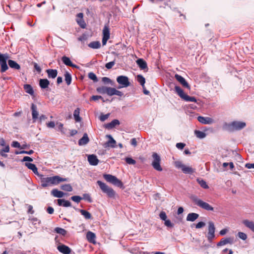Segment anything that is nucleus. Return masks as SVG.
<instances>
[{
    "label": "nucleus",
    "instance_id": "f257e3e1",
    "mask_svg": "<svg viewBox=\"0 0 254 254\" xmlns=\"http://www.w3.org/2000/svg\"><path fill=\"white\" fill-rule=\"evenodd\" d=\"M41 186L46 188L49 186H56L61 182L68 181V178H62L59 176L46 177L43 175H39Z\"/></svg>",
    "mask_w": 254,
    "mask_h": 254
},
{
    "label": "nucleus",
    "instance_id": "f03ea898",
    "mask_svg": "<svg viewBox=\"0 0 254 254\" xmlns=\"http://www.w3.org/2000/svg\"><path fill=\"white\" fill-rule=\"evenodd\" d=\"M190 198L192 202L195 205L200 207L201 208H202L207 211L214 210V208L212 206H211L209 204L198 198L196 196L192 195L191 196Z\"/></svg>",
    "mask_w": 254,
    "mask_h": 254
},
{
    "label": "nucleus",
    "instance_id": "7ed1b4c3",
    "mask_svg": "<svg viewBox=\"0 0 254 254\" xmlns=\"http://www.w3.org/2000/svg\"><path fill=\"white\" fill-rule=\"evenodd\" d=\"M97 184L98 185L102 191L106 193L109 197L113 198L115 197L116 193L112 188L109 187L105 183L101 181H98Z\"/></svg>",
    "mask_w": 254,
    "mask_h": 254
},
{
    "label": "nucleus",
    "instance_id": "20e7f679",
    "mask_svg": "<svg viewBox=\"0 0 254 254\" xmlns=\"http://www.w3.org/2000/svg\"><path fill=\"white\" fill-rule=\"evenodd\" d=\"M225 128L229 131L240 130L246 127V123L242 122L234 121L225 125Z\"/></svg>",
    "mask_w": 254,
    "mask_h": 254
},
{
    "label": "nucleus",
    "instance_id": "39448f33",
    "mask_svg": "<svg viewBox=\"0 0 254 254\" xmlns=\"http://www.w3.org/2000/svg\"><path fill=\"white\" fill-rule=\"evenodd\" d=\"M175 91L178 95L185 101L196 102V99L195 97L189 96L185 94L180 87L176 86L175 87Z\"/></svg>",
    "mask_w": 254,
    "mask_h": 254
},
{
    "label": "nucleus",
    "instance_id": "423d86ee",
    "mask_svg": "<svg viewBox=\"0 0 254 254\" xmlns=\"http://www.w3.org/2000/svg\"><path fill=\"white\" fill-rule=\"evenodd\" d=\"M103 177L106 181L118 187L122 188L123 186L122 181L114 176L110 174H104Z\"/></svg>",
    "mask_w": 254,
    "mask_h": 254
},
{
    "label": "nucleus",
    "instance_id": "0eeeda50",
    "mask_svg": "<svg viewBox=\"0 0 254 254\" xmlns=\"http://www.w3.org/2000/svg\"><path fill=\"white\" fill-rule=\"evenodd\" d=\"M152 156L153 159V161L152 162V166L153 168L158 171H162V168L160 165V156L155 152L153 153Z\"/></svg>",
    "mask_w": 254,
    "mask_h": 254
},
{
    "label": "nucleus",
    "instance_id": "6e6552de",
    "mask_svg": "<svg viewBox=\"0 0 254 254\" xmlns=\"http://www.w3.org/2000/svg\"><path fill=\"white\" fill-rule=\"evenodd\" d=\"M8 58L7 54H0V72H4L6 71L8 68V65L6 64V60Z\"/></svg>",
    "mask_w": 254,
    "mask_h": 254
},
{
    "label": "nucleus",
    "instance_id": "1a4fd4ad",
    "mask_svg": "<svg viewBox=\"0 0 254 254\" xmlns=\"http://www.w3.org/2000/svg\"><path fill=\"white\" fill-rule=\"evenodd\" d=\"M176 166L178 168H181L183 173L185 174H191L195 172V169L192 168L191 167L186 166L180 162H177L176 163Z\"/></svg>",
    "mask_w": 254,
    "mask_h": 254
},
{
    "label": "nucleus",
    "instance_id": "9d476101",
    "mask_svg": "<svg viewBox=\"0 0 254 254\" xmlns=\"http://www.w3.org/2000/svg\"><path fill=\"white\" fill-rule=\"evenodd\" d=\"M117 81L119 84L122 85L118 88H120L121 87H127L130 85V82L128 80V78L126 76H119L117 78Z\"/></svg>",
    "mask_w": 254,
    "mask_h": 254
},
{
    "label": "nucleus",
    "instance_id": "9b49d317",
    "mask_svg": "<svg viewBox=\"0 0 254 254\" xmlns=\"http://www.w3.org/2000/svg\"><path fill=\"white\" fill-rule=\"evenodd\" d=\"M215 228L213 222L210 221L208 223V232L207 234V239L209 242H211L215 237Z\"/></svg>",
    "mask_w": 254,
    "mask_h": 254
},
{
    "label": "nucleus",
    "instance_id": "f8f14e48",
    "mask_svg": "<svg viewBox=\"0 0 254 254\" xmlns=\"http://www.w3.org/2000/svg\"><path fill=\"white\" fill-rule=\"evenodd\" d=\"M110 29L108 25H105L103 30L102 44L105 45L110 38Z\"/></svg>",
    "mask_w": 254,
    "mask_h": 254
},
{
    "label": "nucleus",
    "instance_id": "ddd939ff",
    "mask_svg": "<svg viewBox=\"0 0 254 254\" xmlns=\"http://www.w3.org/2000/svg\"><path fill=\"white\" fill-rule=\"evenodd\" d=\"M197 120L201 124L204 125H210L214 123V120L210 117H202V116H198L197 117Z\"/></svg>",
    "mask_w": 254,
    "mask_h": 254
},
{
    "label": "nucleus",
    "instance_id": "4468645a",
    "mask_svg": "<svg viewBox=\"0 0 254 254\" xmlns=\"http://www.w3.org/2000/svg\"><path fill=\"white\" fill-rule=\"evenodd\" d=\"M31 110L32 111V117L33 122L34 123L38 119L39 112L37 106L32 103L31 106Z\"/></svg>",
    "mask_w": 254,
    "mask_h": 254
},
{
    "label": "nucleus",
    "instance_id": "2eb2a0df",
    "mask_svg": "<svg viewBox=\"0 0 254 254\" xmlns=\"http://www.w3.org/2000/svg\"><path fill=\"white\" fill-rule=\"evenodd\" d=\"M234 243V239L232 237L222 238L217 244V247H221L226 244H232Z\"/></svg>",
    "mask_w": 254,
    "mask_h": 254
},
{
    "label": "nucleus",
    "instance_id": "dca6fc26",
    "mask_svg": "<svg viewBox=\"0 0 254 254\" xmlns=\"http://www.w3.org/2000/svg\"><path fill=\"white\" fill-rule=\"evenodd\" d=\"M112 87L107 86H101L97 88V91L100 94H106L110 96Z\"/></svg>",
    "mask_w": 254,
    "mask_h": 254
},
{
    "label": "nucleus",
    "instance_id": "f3484780",
    "mask_svg": "<svg viewBox=\"0 0 254 254\" xmlns=\"http://www.w3.org/2000/svg\"><path fill=\"white\" fill-rule=\"evenodd\" d=\"M175 77L176 80L179 81L184 87L188 89L190 88V86L183 76L176 74L175 76Z\"/></svg>",
    "mask_w": 254,
    "mask_h": 254
},
{
    "label": "nucleus",
    "instance_id": "a211bd4d",
    "mask_svg": "<svg viewBox=\"0 0 254 254\" xmlns=\"http://www.w3.org/2000/svg\"><path fill=\"white\" fill-rule=\"evenodd\" d=\"M106 137L109 138V140L105 143V147H110L111 148H115L116 147V140L110 134L107 135Z\"/></svg>",
    "mask_w": 254,
    "mask_h": 254
},
{
    "label": "nucleus",
    "instance_id": "6ab92c4d",
    "mask_svg": "<svg viewBox=\"0 0 254 254\" xmlns=\"http://www.w3.org/2000/svg\"><path fill=\"white\" fill-rule=\"evenodd\" d=\"M88 161L89 164L93 166L97 165L99 161L95 155H89L88 156Z\"/></svg>",
    "mask_w": 254,
    "mask_h": 254
},
{
    "label": "nucleus",
    "instance_id": "aec40b11",
    "mask_svg": "<svg viewBox=\"0 0 254 254\" xmlns=\"http://www.w3.org/2000/svg\"><path fill=\"white\" fill-rule=\"evenodd\" d=\"M58 250L64 254H69L71 253V249L64 245H60L57 247Z\"/></svg>",
    "mask_w": 254,
    "mask_h": 254
},
{
    "label": "nucleus",
    "instance_id": "412c9836",
    "mask_svg": "<svg viewBox=\"0 0 254 254\" xmlns=\"http://www.w3.org/2000/svg\"><path fill=\"white\" fill-rule=\"evenodd\" d=\"M62 60L64 64L66 65L72 67H77V66L74 64H73L70 59L66 56H63L62 58Z\"/></svg>",
    "mask_w": 254,
    "mask_h": 254
},
{
    "label": "nucleus",
    "instance_id": "4be33fe9",
    "mask_svg": "<svg viewBox=\"0 0 254 254\" xmlns=\"http://www.w3.org/2000/svg\"><path fill=\"white\" fill-rule=\"evenodd\" d=\"M243 224L254 233V222L246 219L243 221Z\"/></svg>",
    "mask_w": 254,
    "mask_h": 254
},
{
    "label": "nucleus",
    "instance_id": "5701e85b",
    "mask_svg": "<svg viewBox=\"0 0 254 254\" xmlns=\"http://www.w3.org/2000/svg\"><path fill=\"white\" fill-rule=\"evenodd\" d=\"M136 62L141 69H148L147 63L143 59H139Z\"/></svg>",
    "mask_w": 254,
    "mask_h": 254
},
{
    "label": "nucleus",
    "instance_id": "b1692460",
    "mask_svg": "<svg viewBox=\"0 0 254 254\" xmlns=\"http://www.w3.org/2000/svg\"><path fill=\"white\" fill-rule=\"evenodd\" d=\"M86 238L90 243L95 244L96 235L94 233L91 231L88 232L86 234Z\"/></svg>",
    "mask_w": 254,
    "mask_h": 254
},
{
    "label": "nucleus",
    "instance_id": "393cba45",
    "mask_svg": "<svg viewBox=\"0 0 254 254\" xmlns=\"http://www.w3.org/2000/svg\"><path fill=\"white\" fill-rule=\"evenodd\" d=\"M25 165L29 169L31 170L35 174L40 175L38 173V169L35 164L26 162Z\"/></svg>",
    "mask_w": 254,
    "mask_h": 254
},
{
    "label": "nucleus",
    "instance_id": "a878e982",
    "mask_svg": "<svg viewBox=\"0 0 254 254\" xmlns=\"http://www.w3.org/2000/svg\"><path fill=\"white\" fill-rule=\"evenodd\" d=\"M89 141V139L87 133H84L83 137L78 141L79 145H83L87 144Z\"/></svg>",
    "mask_w": 254,
    "mask_h": 254
},
{
    "label": "nucleus",
    "instance_id": "bb28decb",
    "mask_svg": "<svg viewBox=\"0 0 254 254\" xmlns=\"http://www.w3.org/2000/svg\"><path fill=\"white\" fill-rule=\"evenodd\" d=\"M58 204L60 206H63L64 207H69L71 205V203L69 201L64 199H58Z\"/></svg>",
    "mask_w": 254,
    "mask_h": 254
},
{
    "label": "nucleus",
    "instance_id": "cd10ccee",
    "mask_svg": "<svg viewBox=\"0 0 254 254\" xmlns=\"http://www.w3.org/2000/svg\"><path fill=\"white\" fill-rule=\"evenodd\" d=\"M199 217V215L195 213H189L187 217V220L188 221L193 222L197 219Z\"/></svg>",
    "mask_w": 254,
    "mask_h": 254
},
{
    "label": "nucleus",
    "instance_id": "c85d7f7f",
    "mask_svg": "<svg viewBox=\"0 0 254 254\" xmlns=\"http://www.w3.org/2000/svg\"><path fill=\"white\" fill-rule=\"evenodd\" d=\"M49 78H55L58 74V71L56 69H48L46 70Z\"/></svg>",
    "mask_w": 254,
    "mask_h": 254
},
{
    "label": "nucleus",
    "instance_id": "c756f323",
    "mask_svg": "<svg viewBox=\"0 0 254 254\" xmlns=\"http://www.w3.org/2000/svg\"><path fill=\"white\" fill-rule=\"evenodd\" d=\"M120 125V121L118 120L115 119L113 120L110 123H108L106 125V128L108 129H111L113 127H115L117 125Z\"/></svg>",
    "mask_w": 254,
    "mask_h": 254
},
{
    "label": "nucleus",
    "instance_id": "7c9ffc66",
    "mask_svg": "<svg viewBox=\"0 0 254 254\" xmlns=\"http://www.w3.org/2000/svg\"><path fill=\"white\" fill-rule=\"evenodd\" d=\"M50 82L47 79H40L39 80V85L41 88L45 89L48 87Z\"/></svg>",
    "mask_w": 254,
    "mask_h": 254
},
{
    "label": "nucleus",
    "instance_id": "2f4dec72",
    "mask_svg": "<svg viewBox=\"0 0 254 254\" xmlns=\"http://www.w3.org/2000/svg\"><path fill=\"white\" fill-rule=\"evenodd\" d=\"M51 194L55 197H58V198H61L64 196V193L62 191H60L57 189H53L51 191Z\"/></svg>",
    "mask_w": 254,
    "mask_h": 254
},
{
    "label": "nucleus",
    "instance_id": "473e14b6",
    "mask_svg": "<svg viewBox=\"0 0 254 254\" xmlns=\"http://www.w3.org/2000/svg\"><path fill=\"white\" fill-rule=\"evenodd\" d=\"M8 64L10 67L15 69H20V66L14 61L9 60L8 61Z\"/></svg>",
    "mask_w": 254,
    "mask_h": 254
},
{
    "label": "nucleus",
    "instance_id": "72a5a7b5",
    "mask_svg": "<svg viewBox=\"0 0 254 254\" xmlns=\"http://www.w3.org/2000/svg\"><path fill=\"white\" fill-rule=\"evenodd\" d=\"M78 211L86 219H90L92 218V215L88 211L83 209H78Z\"/></svg>",
    "mask_w": 254,
    "mask_h": 254
},
{
    "label": "nucleus",
    "instance_id": "f704fd0d",
    "mask_svg": "<svg viewBox=\"0 0 254 254\" xmlns=\"http://www.w3.org/2000/svg\"><path fill=\"white\" fill-rule=\"evenodd\" d=\"M88 47L94 49H99L101 47V44L99 41H93L88 44Z\"/></svg>",
    "mask_w": 254,
    "mask_h": 254
},
{
    "label": "nucleus",
    "instance_id": "c9c22d12",
    "mask_svg": "<svg viewBox=\"0 0 254 254\" xmlns=\"http://www.w3.org/2000/svg\"><path fill=\"white\" fill-rule=\"evenodd\" d=\"M24 89L26 93L31 95L34 94V90L30 84H25L24 85Z\"/></svg>",
    "mask_w": 254,
    "mask_h": 254
},
{
    "label": "nucleus",
    "instance_id": "e433bc0d",
    "mask_svg": "<svg viewBox=\"0 0 254 254\" xmlns=\"http://www.w3.org/2000/svg\"><path fill=\"white\" fill-rule=\"evenodd\" d=\"M114 95H117L120 97H122L123 96V93L122 92L117 90L116 88L112 87L110 96H113Z\"/></svg>",
    "mask_w": 254,
    "mask_h": 254
},
{
    "label": "nucleus",
    "instance_id": "4c0bfd02",
    "mask_svg": "<svg viewBox=\"0 0 254 254\" xmlns=\"http://www.w3.org/2000/svg\"><path fill=\"white\" fill-rule=\"evenodd\" d=\"M80 109L77 108L73 112V116L76 122H79L81 121V118L79 116Z\"/></svg>",
    "mask_w": 254,
    "mask_h": 254
},
{
    "label": "nucleus",
    "instance_id": "58836bf2",
    "mask_svg": "<svg viewBox=\"0 0 254 254\" xmlns=\"http://www.w3.org/2000/svg\"><path fill=\"white\" fill-rule=\"evenodd\" d=\"M137 81L140 84V85L144 88V84L145 83V78L141 75L139 74L136 76Z\"/></svg>",
    "mask_w": 254,
    "mask_h": 254
},
{
    "label": "nucleus",
    "instance_id": "ea45409f",
    "mask_svg": "<svg viewBox=\"0 0 254 254\" xmlns=\"http://www.w3.org/2000/svg\"><path fill=\"white\" fill-rule=\"evenodd\" d=\"M61 189L64 191H71L72 190V188L70 184H64L61 186Z\"/></svg>",
    "mask_w": 254,
    "mask_h": 254
},
{
    "label": "nucleus",
    "instance_id": "a19ab883",
    "mask_svg": "<svg viewBox=\"0 0 254 254\" xmlns=\"http://www.w3.org/2000/svg\"><path fill=\"white\" fill-rule=\"evenodd\" d=\"M194 133L196 136L199 138H203L206 136V134L201 131L195 130Z\"/></svg>",
    "mask_w": 254,
    "mask_h": 254
},
{
    "label": "nucleus",
    "instance_id": "79ce46f5",
    "mask_svg": "<svg viewBox=\"0 0 254 254\" xmlns=\"http://www.w3.org/2000/svg\"><path fill=\"white\" fill-rule=\"evenodd\" d=\"M64 77L65 81L67 85H69L71 82V76L70 74L68 72H66L64 74Z\"/></svg>",
    "mask_w": 254,
    "mask_h": 254
},
{
    "label": "nucleus",
    "instance_id": "37998d69",
    "mask_svg": "<svg viewBox=\"0 0 254 254\" xmlns=\"http://www.w3.org/2000/svg\"><path fill=\"white\" fill-rule=\"evenodd\" d=\"M55 231L63 236H65L66 234V231L62 228L57 227L55 229Z\"/></svg>",
    "mask_w": 254,
    "mask_h": 254
},
{
    "label": "nucleus",
    "instance_id": "c03bdc74",
    "mask_svg": "<svg viewBox=\"0 0 254 254\" xmlns=\"http://www.w3.org/2000/svg\"><path fill=\"white\" fill-rule=\"evenodd\" d=\"M198 184H199V185L203 189H208V185L206 184V183L205 181H204L203 180H200L199 179H198L197 180Z\"/></svg>",
    "mask_w": 254,
    "mask_h": 254
},
{
    "label": "nucleus",
    "instance_id": "a18cd8bd",
    "mask_svg": "<svg viewBox=\"0 0 254 254\" xmlns=\"http://www.w3.org/2000/svg\"><path fill=\"white\" fill-rule=\"evenodd\" d=\"M88 77L92 80L94 82H97L98 81V78H97V76L96 75V74L95 73H94L93 72H89L88 73Z\"/></svg>",
    "mask_w": 254,
    "mask_h": 254
},
{
    "label": "nucleus",
    "instance_id": "49530a36",
    "mask_svg": "<svg viewBox=\"0 0 254 254\" xmlns=\"http://www.w3.org/2000/svg\"><path fill=\"white\" fill-rule=\"evenodd\" d=\"M71 199L76 203H79L82 198L78 195H74L71 197Z\"/></svg>",
    "mask_w": 254,
    "mask_h": 254
},
{
    "label": "nucleus",
    "instance_id": "de8ad7c7",
    "mask_svg": "<svg viewBox=\"0 0 254 254\" xmlns=\"http://www.w3.org/2000/svg\"><path fill=\"white\" fill-rule=\"evenodd\" d=\"M125 161L128 164L134 165L136 163L135 160L130 157H126Z\"/></svg>",
    "mask_w": 254,
    "mask_h": 254
},
{
    "label": "nucleus",
    "instance_id": "09e8293b",
    "mask_svg": "<svg viewBox=\"0 0 254 254\" xmlns=\"http://www.w3.org/2000/svg\"><path fill=\"white\" fill-rule=\"evenodd\" d=\"M82 199L87 200L89 202H91L92 201V198L90 195L88 193H84L83 194Z\"/></svg>",
    "mask_w": 254,
    "mask_h": 254
},
{
    "label": "nucleus",
    "instance_id": "8fccbe9b",
    "mask_svg": "<svg viewBox=\"0 0 254 254\" xmlns=\"http://www.w3.org/2000/svg\"><path fill=\"white\" fill-rule=\"evenodd\" d=\"M34 153V151L33 150H30L29 151H25V150H22L19 152L16 151L15 152V154H26L28 155L32 154Z\"/></svg>",
    "mask_w": 254,
    "mask_h": 254
},
{
    "label": "nucleus",
    "instance_id": "3c124183",
    "mask_svg": "<svg viewBox=\"0 0 254 254\" xmlns=\"http://www.w3.org/2000/svg\"><path fill=\"white\" fill-rule=\"evenodd\" d=\"M76 21L81 28H84L85 27L86 24H85L84 20L83 19V18H81L78 20L77 19L76 20Z\"/></svg>",
    "mask_w": 254,
    "mask_h": 254
},
{
    "label": "nucleus",
    "instance_id": "603ef678",
    "mask_svg": "<svg viewBox=\"0 0 254 254\" xmlns=\"http://www.w3.org/2000/svg\"><path fill=\"white\" fill-rule=\"evenodd\" d=\"M11 146L13 147L18 148L20 149H24V147H21L20 143L17 141H14L11 144Z\"/></svg>",
    "mask_w": 254,
    "mask_h": 254
},
{
    "label": "nucleus",
    "instance_id": "864d4df0",
    "mask_svg": "<svg viewBox=\"0 0 254 254\" xmlns=\"http://www.w3.org/2000/svg\"><path fill=\"white\" fill-rule=\"evenodd\" d=\"M115 64V61L110 62L109 63H107L105 64V67L108 69H111L113 66Z\"/></svg>",
    "mask_w": 254,
    "mask_h": 254
},
{
    "label": "nucleus",
    "instance_id": "5fc2aeb1",
    "mask_svg": "<svg viewBox=\"0 0 254 254\" xmlns=\"http://www.w3.org/2000/svg\"><path fill=\"white\" fill-rule=\"evenodd\" d=\"M238 236L240 239H242L243 240H246L247 238V235L245 233L243 232H239L238 233Z\"/></svg>",
    "mask_w": 254,
    "mask_h": 254
},
{
    "label": "nucleus",
    "instance_id": "6e6d98bb",
    "mask_svg": "<svg viewBox=\"0 0 254 254\" xmlns=\"http://www.w3.org/2000/svg\"><path fill=\"white\" fill-rule=\"evenodd\" d=\"M109 116H110V114H107L106 115L102 114L100 116L99 118H100V120L101 121L104 122L109 118Z\"/></svg>",
    "mask_w": 254,
    "mask_h": 254
},
{
    "label": "nucleus",
    "instance_id": "4d7b16f0",
    "mask_svg": "<svg viewBox=\"0 0 254 254\" xmlns=\"http://www.w3.org/2000/svg\"><path fill=\"white\" fill-rule=\"evenodd\" d=\"M160 218L163 220L165 221L167 220V215L164 211H161L159 214Z\"/></svg>",
    "mask_w": 254,
    "mask_h": 254
},
{
    "label": "nucleus",
    "instance_id": "13d9d810",
    "mask_svg": "<svg viewBox=\"0 0 254 254\" xmlns=\"http://www.w3.org/2000/svg\"><path fill=\"white\" fill-rule=\"evenodd\" d=\"M185 146H186V144L184 143L180 142V143H177L176 144L177 148H178L179 149H181V150H182L185 147Z\"/></svg>",
    "mask_w": 254,
    "mask_h": 254
},
{
    "label": "nucleus",
    "instance_id": "bf43d9fd",
    "mask_svg": "<svg viewBox=\"0 0 254 254\" xmlns=\"http://www.w3.org/2000/svg\"><path fill=\"white\" fill-rule=\"evenodd\" d=\"M100 99H103V98L101 96L93 95L92 96H91L90 100V101H97Z\"/></svg>",
    "mask_w": 254,
    "mask_h": 254
},
{
    "label": "nucleus",
    "instance_id": "052dcab7",
    "mask_svg": "<svg viewBox=\"0 0 254 254\" xmlns=\"http://www.w3.org/2000/svg\"><path fill=\"white\" fill-rule=\"evenodd\" d=\"M165 225L169 227H173L174 226L173 224L171 222V221L168 219L165 221Z\"/></svg>",
    "mask_w": 254,
    "mask_h": 254
},
{
    "label": "nucleus",
    "instance_id": "680f3d73",
    "mask_svg": "<svg viewBox=\"0 0 254 254\" xmlns=\"http://www.w3.org/2000/svg\"><path fill=\"white\" fill-rule=\"evenodd\" d=\"M205 225V223L203 222H199L196 225L195 228L197 229L201 228Z\"/></svg>",
    "mask_w": 254,
    "mask_h": 254
},
{
    "label": "nucleus",
    "instance_id": "e2e57ef3",
    "mask_svg": "<svg viewBox=\"0 0 254 254\" xmlns=\"http://www.w3.org/2000/svg\"><path fill=\"white\" fill-rule=\"evenodd\" d=\"M33 160L32 158L29 157V156H24L22 160V162H26V161H29V162H32Z\"/></svg>",
    "mask_w": 254,
    "mask_h": 254
},
{
    "label": "nucleus",
    "instance_id": "0e129e2a",
    "mask_svg": "<svg viewBox=\"0 0 254 254\" xmlns=\"http://www.w3.org/2000/svg\"><path fill=\"white\" fill-rule=\"evenodd\" d=\"M27 212L28 213L32 214L34 213V211L33 209V206L32 205H28Z\"/></svg>",
    "mask_w": 254,
    "mask_h": 254
},
{
    "label": "nucleus",
    "instance_id": "69168bd1",
    "mask_svg": "<svg viewBox=\"0 0 254 254\" xmlns=\"http://www.w3.org/2000/svg\"><path fill=\"white\" fill-rule=\"evenodd\" d=\"M34 67L35 70H36L38 72H40L41 71V67H40V66L38 65V64L37 63H34Z\"/></svg>",
    "mask_w": 254,
    "mask_h": 254
},
{
    "label": "nucleus",
    "instance_id": "338daca9",
    "mask_svg": "<svg viewBox=\"0 0 254 254\" xmlns=\"http://www.w3.org/2000/svg\"><path fill=\"white\" fill-rule=\"evenodd\" d=\"M47 126L49 128H53L55 126V124L54 122L51 121L47 123Z\"/></svg>",
    "mask_w": 254,
    "mask_h": 254
},
{
    "label": "nucleus",
    "instance_id": "774afa93",
    "mask_svg": "<svg viewBox=\"0 0 254 254\" xmlns=\"http://www.w3.org/2000/svg\"><path fill=\"white\" fill-rule=\"evenodd\" d=\"M47 211L49 214H52L54 212V209L52 207L49 206L47 209Z\"/></svg>",
    "mask_w": 254,
    "mask_h": 254
}]
</instances>
